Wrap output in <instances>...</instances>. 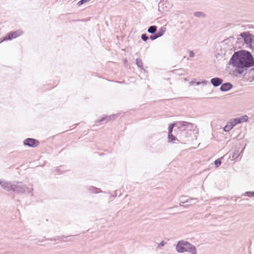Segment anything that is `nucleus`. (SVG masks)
Instances as JSON below:
<instances>
[{
    "instance_id": "obj_16",
    "label": "nucleus",
    "mask_w": 254,
    "mask_h": 254,
    "mask_svg": "<svg viewBox=\"0 0 254 254\" xmlns=\"http://www.w3.org/2000/svg\"><path fill=\"white\" fill-rule=\"evenodd\" d=\"M136 64L138 67L140 68L142 70H144L143 66V63L141 59L137 58L136 60Z\"/></svg>"
},
{
    "instance_id": "obj_17",
    "label": "nucleus",
    "mask_w": 254,
    "mask_h": 254,
    "mask_svg": "<svg viewBox=\"0 0 254 254\" xmlns=\"http://www.w3.org/2000/svg\"><path fill=\"white\" fill-rule=\"evenodd\" d=\"M165 30V28H164V27H162L159 29V31L157 32H156V34H157L158 37H160L164 35Z\"/></svg>"
},
{
    "instance_id": "obj_14",
    "label": "nucleus",
    "mask_w": 254,
    "mask_h": 254,
    "mask_svg": "<svg viewBox=\"0 0 254 254\" xmlns=\"http://www.w3.org/2000/svg\"><path fill=\"white\" fill-rule=\"evenodd\" d=\"M229 122L233 128L235 126L241 123V120L239 118H236L230 120Z\"/></svg>"
},
{
    "instance_id": "obj_22",
    "label": "nucleus",
    "mask_w": 254,
    "mask_h": 254,
    "mask_svg": "<svg viewBox=\"0 0 254 254\" xmlns=\"http://www.w3.org/2000/svg\"><path fill=\"white\" fill-rule=\"evenodd\" d=\"M221 159L222 158H219L215 160L214 163L216 167H218L221 165L222 163Z\"/></svg>"
},
{
    "instance_id": "obj_9",
    "label": "nucleus",
    "mask_w": 254,
    "mask_h": 254,
    "mask_svg": "<svg viewBox=\"0 0 254 254\" xmlns=\"http://www.w3.org/2000/svg\"><path fill=\"white\" fill-rule=\"evenodd\" d=\"M115 115H110V116H104V117H103L102 118H101L100 119L96 121L95 122V125L96 126H99V123H103V122H107L109 121H111V120H112L114 119V118H115Z\"/></svg>"
},
{
    "instance_id": "obj_1",
    "label": "nucleus",
    "mask_w": 254,
    "mask_h": 254,
    "mask_svg": "<svg viewBox=\"0 0 254 254\" xmlns=\"http://www.w3.org/2000/svg\"><path fill=\"white\" fill-rule=\"evenodd\" d=\"M229 64L235 67V71L242 74L249 68L254 66V58L251 53L246 50L234 52L230 59Z\"/></svg>"
},
{
    "instance_id": "obj_34",
    "label": "nucleus",
    "mask_w": 254,
    "mask_h": 254,
    "mask_svg": "<svg viewBox=\"0 0 254 254\" xmlns=\"http://www.w3.org/2000/svg\"><path fill=\"white\" fill-rule=\"evenodd\" d=\"M56 171H57V172H59L60 171V169L59 168H57L56 169Z\"/></svg>"
},
{
    "instance_id": "obj_26",
    "label": "nucleus",
    "mask_w": 254,
    "mask_h": 254,
    "mask_svg": "<svg viewBox=\"0 0 254 254\" xmlns=\"http://www.w3.org/2000/svg\"><path fill=\"white\" fill-rule=\"evenodd\" d=\"M141 38L142 40L145 42L149 39V37L146 34H142L141 36Z\"/></svg>"
},
{
    "instance_id": "obj_23",
    "label": "nucleus",
    "mask_w": 254,
    "mask_h": 254,
    "mask_svg": "<svg viewBox=\"0 0 254 254\" xmlns=\"http://www.w3.org/2000/svg\"><path fill=\"white\" fill-rule=\"evenodd\" d=\"M239 119L241 120V123L245 122H246L248 121V117L247 115L242 116L239 118Z\"/></svg>"
},
{
    "instance_id": "obj_8",
    "label": "nucleus",
    "mask_w": 254,
    "mask_h": 254,
    "mask_svg": "<svg viewBox=\"0 0 254 254\" xmlns=\"http://www.w3.org/2000/svg\"><path fill=\"white\" fill-rule=\"evenodd\" d=\"M0 185L5 190L9 191L11 190L13 183L0 179Z\"/></svg>"
},
{
    "instance_id": "obj_31",
    "label": "nucleus",
    "mask_w": 254,
    "mask_h": 254,
    "mask_svg": "<svg viewBox=\"0 0 254 254\" xmlns=\"http://www.w3.org/2000/svg\"><path fill=\"white\" fill-rule=\"evenodd\" d=\"M164 0H161L159 3V8H160L162 5H164Z\"/></svg>"
},
{
    "instance_id": "obj_37",
    "label": "nucleus",
    "mask_w": 254,
    "mask_h": 254,
    "mask_svg": "<svg viewBox=\"0 0 254 254\" xmlns=\"http://www.w3.org/2000/svg\"><path fill=\"white\" fill-rule=\"evenodd\" d=\"M252 70L254 71V67L252 68Z\"/></svg>"
},
{
    "instance_id": "obj_18",
    "label": "nucleus",
    "mask_w": 254,
    "mask_h": 254,
    "mask_svg": "<svg viewBox=\"0 0 254 254\" xmlns=\"http://www.w3.org/2000/svg\"><path fill=\"white\" fill-rule=\"evenodd\" d=\"M168 139L169 142H174L176 140H178L177 138L173 135L172 133H168Z\"/></svg>"
},
{
    "instance_id": "obj_11",
    "label": "nucleus",
    "mask_w": 254,
    "mask_h": 254,
    "mask_svg": "<svg viewBox=\"0 0 254 254\" xmlns=\"http://www.w3.org/2000/svg\"><path fill=\"white\" fill-rule=\"evenodd\" d=\"M233 88V85L230 82H225L222 83L220 90L222 92H227L231 90Z\"/></svg>"
},
{
    "instance_id": "obj_25",
    "label": "nucleus",
    "mask_w": 254,
    "mask_h": 254,
    "mask_svg": "<svg viewBox=\"0 0 254 254\" xmlns=\"http://www.w3.org/2000/svg\"><path fill=\"white\" fill-rule=\"evenodd\" d=\"M245 195L249 197H254V191H248L245 192Z\"/></svg>"
},
{
    "instance_id": "obj_30",
    "label": "nucleus",
    "mask_w": 254,
    "mask_h": 254,
    "mask_svg": "<svg viewBox=\"0 0 254 254\" xmlns=\"http://www.w3.org/2000/svg\"><path fill=\"white\" fill-rule=\"evenodd\" d=\"M189 56L192 58L194 56V53L192 51H190L189 52Z\"/></svg>"
},
{
    "instance_id": "obj_19",
    "label": "nucleus",
    "mask_w": 254,
    "mask_h": 254,
    "mask_svg": "<svg viewBox=\"0 0 254 254\" xmlns=\"http://www.w3.org/2000/svg\"><path fill=\"white\" fill-rule=\"evenodd\" d=\"M193 15L194 16L197 17H205L206 16L205 14L202 11H196L194 12Z\"/></svg>"
},
{
    "instance_id": "obj_6",
    "label": "nucleus",
    "mask_w": 254,
    "mask_h": 254,
    "mask_svg": "<svg viewBox=\"0 0 254 254\" xmlns=\"http://www.w3.org/2000/svg\"><path fill=\"white\" fill-rule=\"evenodd\" d=\"M175 124L177 128L182 130V131L186 130L187 127H192L193 126V124L185 122V121H178L175 122Z\"/></svg>"
},
{
    "instance_id": "obj_5",
    "label": "nucleus",
    "mask_w": 254,
    "mask_h": 254,
    "mask_svg": "<svg viewBox=\"0 0 254 254\" xmlns=\"http://www.w3.org/2000/svg\"><path fill=\"white\" fill-rule=\"evenodd\" d=\"M23 143L24 146L34 148L39 146L40 142L39 140L35 138H27L24 140Z\"/></svg>"
},
{
    "instance_id": "obj_35",
    "label": "nucleus",
    "mask_w": 254,
    "mask_h": 254,
    "mask_svg": "<svg viewBox=\"0 0 254 254\" xmlns=\"http://www.w3.org/2000/svg\"><path fill=\"white\" fill-rule=\"evenodd\" d=\"M72 237V236H67V237H66L65 238H66V239H68V238H70V237Z\"/></svg>"
},
{
    "instance_id": "obj_29",
    "label": "nucleus",
    "mask_w": 254,
    "mask_h": 254,
    "mask_svg": "<svg viewBox=\"0 0 254 254\" xmlns=\"http://www.w3.org/2000/svg\"><path fill=\"white\" fill-rule=\"evenodd\" d=\"M165 244L166 242L164 241H162L158 244V247H163L165 245Z\"/></svg>"
},
{
    "instance_id": "obj_32",
    "label": "nucleus",
    "mask_w": 254,
    "mask_h": 254,
    "mask_svg": "<svg viewBox=\"0 0 254 254\" xmlns=\"http://www.w3.org/2000/svg\"><path fill=\"white\" fill-rule=\"evenodd\" d=\"M202 83L206 84L207 83V81L206 80H203L202 81Z\"/></svg>"
},
{
    "instance_id": "obj_24",
    "label": "nucleus",
    "mask_w": 254,
    "mask_h": 254,
    "mask_svg": "<svg viewBox=\"0 0 254 254\" xmlns=\"http://www.w3.org/2000/svg\"><path fill=\"white\" fill-rule=\"evenodd\" d=\"M239 156V151L238 150H235L232 155V158L233 159H237Z\"/></svg>"
},
{
    "instance_id": "obj_7",
    "label": "nucleus",
    "mask_w": 254,
    "mask_h": 254,
    "mask_svg": "<svg viewBox=\"0 0 254 254\" xmlns=\"http://www.w3.org/2000/svg\"><path fill=\"white\" fill-rule=\"evenodd\" d=\"M241 36L246 44H251L253 43L254 36L252 34L244 32L241 34Z\"/></svg>"
},
{
    "instance_id": "obj_36",
    "label": "nucleus",
    "mask_w": 254,
    "mask_h": 254,
    "mask_svg": "<svg viewBox=\"0 0 254 254\" xmlns=\"http://www.w3.org/2000/svg\"><path fill=\"white\" fill-rule=\"evenodd\" d=\"M200 84V82H197L196 83V85H199Z\"/></svg>"
},
{
    "instance_id": "obj_10",
    "label": "nucleus",
    "mask_w": 254,
    "mask_h": 254,
    "mask_svg": "<svg viewBox=\"0 0 254 254\" xmlns=\"http://www.w3.org/2000/svg\"><path fill=\"white\" fill-rule=\"evenodd\" d=\"M197 200L196 198H190L189 199H187V200H184V201H182L180 203V206H183V207H187L189 205H192V204H195V201Z\"/></svg>"
},
{
    "instance_id": "obj_2",
    "label": "nucleus",
    "mask_w": 254,
    "mask_h": 254,
    "mask_svg": "<svg viewBox=\"0 0 254 254\" xmlns=\"http://www.w3.org/2000/svg\"><path fill=\"white\" fill-rule=\"evenodd\" d=\"M176 250L179 253L184 252H188L191 254H196L197 253L195 247L189 242L184 240L179 241L177 243Z\"/></svg>"
},
{
    "instance_id": "obj_4",
    "label": "nucleus",
    "mask_w": 254,
    "mask_h": 254,
    "mask_svg": "<svg viewBox=\"0 0 254 254\" xmlns=\"http://www.w3.org/2000/svg\"><path fill=\"white\" fill-rule=\"evenodd\" d=\"M22 34L23 32L20 30L10 32L6 36L0 39V43L3 41L11 40L21 35Z\"/></svg>"
},
{
    "instance_id": "obj_12",
    "label": "nucleus",
    "mask_w": 254,
    "mask_h": 254,
    "mask_svg": "<svg viewBox=\"0 0 254 254\" xmlns=\"http://www.w3.org/2000/svg\"><path fill=\"white\" fill-rule=\"evenodd\" d=\"M223 79L220 77H214L210 79V83L215 87L221 85Z\"/></svg>"
},
{
    "instance_id": "obj_28",
    "label": "nucleus",
    "mask_w": 254,
    "mask_h": 254,
    "mask_svg": "<svg viewBox=\"0 0 254 254\" xmlns=\"http://www.w3.org/2000/svg\"><path fill=\"white\" fill-rule=\"evenodd\" d=\"M90 0H80L78 2H77V5L78 6H80L82 4L90 1Z\"/></svg>"
},
{
    "instance_id": "obj_20",
    "label": "nucleus",
    "mask_w": 254,
    "mask_h": 254,
    "mask_svg": "<svg viewBox=\"0 0 254 254\" xmlns=\"http://www.w3.org/2000/svg\"><path fill=\"white\" fill-rule=\"evenodd\" d=\"M233 127L231 125L230 123L228 122L227 125L223 127V130L226 132H228Z\"/></svg>"
},
{
    "instance_id": "obj_27",
    "label": "nucleus",
    "mask_w": 254,
    "mask_h": 254,
    "mask_svg": "<svg viewBox=\"0 0 254 254\" xmlns=\"http://www.w3.org/2000/svg\"><path fill=\"white\" fill-rule=\"evenodd\" d=\"M159 38L156 33L152 34L149 37L150 39L151 40H154Z\"/></svg>"
},
{
    "instance_id": "obj_21",
    "label": "nucleus",
    "mask_w": 254,
    "mask_h": 254,
    "mask_svg": "<svg viewBox=\"0 0 254 254\" xmlns=\"http://www.w3.org/2000/svg\"><path fill=\"white\" fill-rule=\"evenodd\" d=\"M174 127H176L175 123L169 125L168 127V133H172Z\"/></svg>"
},
{
    "instance_id": "obj_3",
    "label": "nucleus",
    "mask_w": 254,
    "mask_h": 254,
    "mask_svg": "<svg viewBox=\"0 0 254 254\" xmlns=\"http://www.w3.org/2000/svg\"><path fill=\"white\" fill-rule=\"evenodd\" d=\"M32 190L33 188L29 189L25 185L18 182L13 183L11 189V191L18 194L30 193Z\"/></svg>"
},
{
    "instance_id": "obj_13",
    "label": "nucleus",
    "mask_w": 254,
    "mask_h": 254,
    "mask_svg": "<svg viewBox=\"0 0 254 254\" xmlns=\"http://www.w3.org/2000/svg\"><path fill=\"white\" fill-rule=\"evenodd\" d=\"M88 189L90 192H91L94 193L103 192V191L100 189L96 188L94 186H90Z\"/></svg>"
},
{
    "instance_id": "obj_33",
    "label": "nucleus",
    "mask_w": 254,
    "mask_h": 254,
    "mask_svg": "<svg viewBox=\"0 0 254 254\" xmlns=\"http://www.w3.org/2000/svg\"><path fill=\"white\" fill-rule=\"evenodd\" d=\"M117 83H123L124 82V81H117Z\"/></svg>"
},
{
    "instance_id": "obj_15",
    "label": "nucleus",
    "mask_w": 254,
    "mask_h": 254,
    "mask_svg": "<svg viewBox=\"0 0 254 254\" xmlns=\"http://www.w3.org/2000/svg\"><path fill=\"white\" fill-rule=\"evenodd\" d=\"M157 26L156 25H152L148 27L147 32L150 34H155L157 32Z\"/></svg>"
}]
</instances>
